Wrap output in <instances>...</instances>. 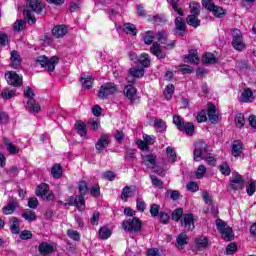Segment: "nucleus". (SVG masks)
I'll return each instance as SVG.
<instances>
[{
    "label": "nucleus",
    "instance_id": "nucleus-52",
    "mask_svg": "<svg viewBox=\"0 0 256 256\" xmlns=\"http://www.w3.org/2000/svg\"><path fill=\"white\" fill-rule=\"evenodd\" d=\"M158 217L160 219V223H162L163 225H167L171 220V216L168 213L163 211L159 213Z\"/></svg>",
    "mask_w": 256,
    "mask_h": 256
},
{
    "label": "nucleus",
    "instance_id": "nucleus-39",
    "mask_svg": "<svg viewBox=\"0 0 256 256\" xmlns=\"http://www.w3.org/2000/svg\"><path fill=\"white\" fill-rule=\"evenodd\" d=\"M123 31L127 33V35H137V27H135V24L125 23Z\"/></svg>",
    "mask_w": 256,
    "mask_h": 256
},
{
    "label": "nucleus",
    "instance_id": "nucleus-42",
    "mask_svg": "<svg viewBox=\"0 0 256 256\" xmlns=\"http://www.w3.org/2000/svg\"><path fill=\"white\" fill-rule=\"evenodd\" d=\"M183 208H177L172 212V221L179 223L183 219Z\"/></svg>",
    "mask_w": 256,
    "mask_h": 256
},
{
    "label": "nucleus",
    "instance_id": "nucleus-6",
    "mask_svg": "<svg viewBox=\"0 0 256 256\" xmlns=\"http://www.w3.org/2000/svg\"><path fill=\"white\" fill-rule=\"evenodd\" d=\"M119 91V88H117V85L112 82H108L103 84L99 91H98V97L99 99H107V97L111 95H115Z\"/></svg>",
    "mask_w": 256,
    "mask_h": 256
},
{
    "label": "nucleus",
    "instance_id": "nucleus-61",
    "mask_svg": "<svg viewBox=\"0 0 256 256\" xmlns=\"http://www.w3.org/2000/svg\"><path fill=\"white\" fill-rule=\"evenodd\" d=\"M159 209H161V207L159 206V204H152L150 206V214L151 217H159Z\"/></svg>",
    "mask_w": 256,
    "mask_h": 256
},
{
    "label": "nucleus",
    "instance_id": "nucleus-58",
    "mask_svg": "<svg viewBox=\"0 0 256 256\" xmlns=\"http://www.w3.org/2000/svg\"><path fill=\"white\" fill-rule=\"evenodd\" d=\"M176 241L180 247H183V245H187V234L180 233L176 238Z\"/></svg>",
    "mask_w": 256,
    "mask_h": 256
},
{
    "label": "nucleus",
    "instance_id": "nucleus-22",
    "mask_svg": "<svg viewBox=\"0 0 256 256\" xmlns=\"http://www.w3.org/2000/svg\"><path fill=\"white\" fill-rule=\"evenodd\" d=\"M243 153V142L235 140L232 144V155L233 157H239Z\"/></svg>",
    "mask_w": 256,
    "mask_h": 256
},
{
    "label": "nucleus",
    "instance_id": "nucleus-11",
    "mask_svg": "<svg viewBox=\"0 0 256 256\" xmlns=\"http://www.w3.org/2000/svg\"><path fill=\"white\" fill-rule=\"evenodd\" d=\"M37 197H44L46 201H53L55 195L52 192H49V185L46 183L40 184L36 189Z\"/></svg>",
    "mask_w": 256,
    "mask_h": 256
},
{
    "label": "nucleus",
    "instance_id": "nucleus-55",
    "mask_svg": "<svg viewBox=\"0 0 256 256\" xmlns=\"http://www.w3.org/2000/svg\"><path fill=\"white\" fill-rule=\"evenodd\" d=\"M150 179L154 187H158V189H163L164 184L163 181H161V179H158L157 176L155 175H151Z\"/></svg>",
    "mask_w": 256,
    "mask_h": 256
},
{
    "label": "nucleus",
    "instance_id": "nucleus-64",
    "mask_svg": "<svg viewBox=\"0 0 256 256\" xmlns=\"http://www.w3.org/2000/svg\"><path fill=\"white\" fill-rule=\"evenodd\" d=\"M247 194L251 197L256 191V181H252L246 189Z\"/></svg>",
    "mask_w": 256,
    "mask_h": 256
},
{
    "label": "nucleus",
    "instance_id": "nucleus-51",
    "mask_svg": "<svg viewBox=\"0 0 256 256\" xmlns=\"http://www.w3.org/2000/svg\"><path fill=\"white\" fill-rule=\"evenodd\" d=\"M16 90H10L9 88H4L2 90L3 99H13L15 97Z\"/></svg>",
    "mask_w": 256,
    "mask_h": 256
},
{
    "label": "nucleus",
    "instance_id": "nucleus-33",
    "mask_svg": "<svg viewBox=\"0 0 256 256\" xmlns=\"http://www.w3.org/2000/svg\"><path fill=\"white\" fill-rule=\"evenodd\" d=\"M180 131H184L186 135L192 137L193 133H195V125L192 122H184V125Z\"/></svg>",
    "mask_w": 256,
    "mask_h": 256
},
{
    "label": "nucleus",
    "instance_id": "nucleus-63",
    "mask_svg": "<svg viewBox=\"0 0 256 256\" xmlns=\"http://www.w3.org/2000/svg\"><path fill=\"white\" fill-rule=\"evenodd\" d=\"M226 227H229L227 225V222H225L221 219L216 220V229L219 231V233H221L222 230L226 229Z\"/></svg>",
    "mask_w": 256,
    "mask_h": 256
},
{
    "label": "nucleus",
    "instance_id": "nucleus-1",
    "mask_svg": "<svg viewBox=\"0 0 256 256\" xmlns=\"http://www.w3.org/2000/svg\"><path fill=\"white\" fill-rule=\"evenodd\" d=\"M26 8L24 10V15L27 18L28 22H31V25H35L37 23V19L33 16V12L37 13V15H43V11H45V4L39 0H29L26 4Z\"/></svg>",
    "mask_w": 256,
    "mask_h": 256
},
{
    "label": "nucleus",
    "instance_id": "nucleus-8",
    "mask_svg": "<svg viewBox=\"0 0 256 256\" xmlns=\"http://www.w3.org/2000/svg\"><path fill=\"white\" fill-rule=\"evenodd\" d=\"M229 187L234 191L243 189V187H245V180H243V176L237 172H233L232 176L230 177Z\"/></svg>",
    "mask_w": 256,
    "mask_h": 256
},
{
    "label": "nucleus",
    "instance_id": "nucleus-26",
    "mask_svg": "<svg viewBox=\"0 0 256 256\" xmlns=\"http://www.w3.org/2000/svg\"><path fill=\"white\" fill-rule=\"evenodd\" d=\"M19 218L17 217H12L9 225H10V231L11 233H13L14 235H19V233H21V229L19 228Z\"/></svg>",
    "mask_w": 256,
    "mask_h": 256
},
{
    "label": "nucleus",
    "instance_id": "nucleus-57",
    "mask_svg": "<svg viewBox=\"0 0 256 256\" xmlns=\"http://www.w3.org/2000/svg\"><path fill=\"white\" fill-rule=\"evenodd\" d=\"M26 26L27 23L25 22V20H18L14 23L13 29L14 31H23Z\"/></svg>",
    "mask_w": 256,
    "mask_h": 256
},
{
    "label": "nucleus",
    "instance_id": "nucleus-34",
    "mask_svg": "<svg viewBox=\"0 0 256 256\" xmlns=\"http://www.w3.org/2000/svg\"><path fill=\"white\" fill-rule=\"evenodd\" d=\"M15 209H17V202H10L7 206L2 208V213L4 215H13V213H15Z\"/></svg>",
    "mask_w": 256,
    "mask_h": 256
},
{
    "label": "nucleus",
    "instance_id": "nucleus-19",
    "mask_svg": "<svg viewBox=\"0 0 256 256\" xmlns=\"http://www.w3.org/2000/svg\"><path fill=\"white\" fill-rule=\"evenodd\" d=\"M124 95L129 99V101H135V97H137V88L131 84L125 86Z\"/></svg>",
    "mask_w": 256,
    "mask_h": 256
},
{
    "label": "nucleus",
    "instance_id": "nucleus-46",
    "mask_svg": "<svg viewBox=\"0 0 256 256\" xmlns=\"http://www.w3.org/2000/svg\"><path fill=\"white\" fill-rule=\"evenodd\" d=\"M78 189H79V193L80 195H87V193H89V186L87 185V181L82 180L79 182L78 184Z\"/></svg>",
    "mask_w": 256,
    "mask_h": 256
},
{
    "label": "nucleus",
    "instance_id": "nucleus-2",
    "mask_svg": "<svg viewBox=\"0 0 256 256\" xmlns=\"http://www.w3.org/2000/svg\"><path fill=\"white\" fill-rule=\"evenodd\" d=\"M24 97L28 99L26 109L29 111V113H38L41 111V106L39 103H37V101H35V92L31 87L26 86L24 88Z\"/></svg>",
    "mask_w": 256,
    "mask_h": 256
},
{
    "label": "nucleus",
    "instance_id": "nucleus-56",
    "mask_svg": "<svg viewBox=\"0 0 256 256\" xmlns=\"http://www.w3.org/2000/svg\"><path fill=\"white\" fill-rule=\"evenodd\" d=\"M157 41H159L162 45H165L167 43V34L164 30H161L156 35Z\"/></svg>",
    "mask_w": 256,
    "mask_h": 256
},
{
    "label": "nucleus",
    "instance_id": "nucleus-44",
    "mask_svg": "<svg viewBox=\"0 0 256 256\" xmlns=\"http://www.w3.org/2000/svg\"><path fill=\"white\" fill-rule=\"evenodd\" d=\"M98 233L100 238L104 240L109 239V237H111V230L107 226L100 227Z\"/></svg>",
    "mask_w": 256,
    "mask_h": 256
},
{
    "label": "nucleus",
    "instance_id": "nucleus-9",
    "mask_svg": "<svg viewBox=\"0 0 256 256\" xmlns=\"http://www.w3.org/2000/svg\"><path fill=\"white\" fill-rule=\"evenodd\" d=\"M5 79L8 85L12 87H21L23 85V76H19L15 71L6 72Z\"/></svg>",
    "mask_w": 256,
    "mask_h": 256
},
{
    "label": "nucleus",
    "instance_id": "nucleus-40",
    "mask_svg": "<svg viewBox=\"0 0 256 256\" xmlns=\"http://www.w3.org/2000/svg\"><path fill=\"white\" fill-rule=\"evenodd\" d=\"M179 1L180 0H170V5H171L173 11L178 13L180 15V17H184L185 12H183V9L181 7H179Z\"/></svg>",
    "mask_w": 256,
    "mask_h": 256
},
{
    "label": "nucleus",
    "instance_id": "nucleus-30",
    "mask_svg": "<svg viewBox=\"0 0 256 256\" xmlns=\"http://www.w3.org/2000/svg\"><path fill=\"white\" fill-rule=\"evenodd\" d=\"M51 174L54 179H61V176L63 175V167L61 164H54L51 169Z\"/></svg>",
    "mask_w": 256,
    "mask_h": 256
},
{
    "label": "nucleus",
    "instance_id": "nucleus-20",
    "mask_svg": "<svg viewBox=\"0 0 256 256\" xmlns=\"http://www.w3.org/2000/svg\"><path fill=\"white\" fill-rule=\"evenodd\" d=\"M11 68L12 69H19L21 67V56H19V52H17L16 50H13L11 52Z\"/></svg>",
    "mask_w": 256,
    "mask_h": 256
},
{
    "label": "nucleus",
    "instance_id": "nucleus-54",
    "mask_svg": "<svg viewBox=\"0 0 256 256\" xmlns=\"http://www.w3.org/2000/svg\"><path fill=\"white\" fill-rule=\"evenodd\" d=\"M173 123L176 125L177 129L181 131L183 129V125H185V121L181 116H174L173 117Z\"/></svg>",
    "mask_w": 256,
    "mask_h": 256
},
{
    "label": "nucleus",
    "instance_id": "nucleus-4",
    "mask_svg": "<svg viewBox=\"0 0 256 256\" xmlns=\"http://www.w3.org/2000/svg\"><path fill=\"white\" fill-rule=\"evenodd\" d=\"M36 63L41 65V67L46 68V71L49 73L55 71V65L59 63V57L57 56H52L50 59L47 58V56H38L36 58Z\"/></svg>",
    "mask_w": 256,
    "mask_h": 256
},
{
    "label": "nucleus",
    "instance_id": "nucleus-47",
    "mask_svg": "<svg viewBox=\"0 0 256 256\" xmlns=\"http://www.w3.org/2000/svg\"><path fill=\"white\" fill-rule=\"evenodd\" d=\"M67 236L72 239V241H80L81 240V234H79V231L69 229L67 230Z\"/></svg>",
    "mask_w": 256,
    "mask_h": 256
},
{
    "label": "nucleus",
    "instance_id": "nucleus-24",
    "mask_svg": "<svg viewBox=\"0 0 256 256\" xmlns=\"http://www.w3.org/2000/svg\"><path fill=\"white\" fill-rule=\"evenodd\" d=\"M144 165L148 167V169H155L157 165V160L153 156V154H148L143 157Z\"/></svg>",
    "mask_w": 256,
    "mask_h": 256
},
{
    "label": "nucleus",
    "instance_id": "nucleus-18",
    "mask_svg": "<svg viewBox=\"0 0 256 256\" xmlns=\"http://www.w3.org/2000/svg\"><path fill=\"white\" fill-rule=\"evenodd\" d=\"M67 31V26L57 25L52 29V35L56 37V39H61V37H65V35H67Z\"/></svg>",
    "mask_w": 256,
    "mask_h": 256
},
{
    "label": "nucleus",
    "instance_id": "nucleus-31",
    "mask_svg": "<svg viewBox=\"0 0 256 256\" xmlns=\"http://www.w3.org/2000/svg\"><path fill=\"white\" fill-rule=\"evenodd\" d=\"M76 131L80 137H85L87 135V125L82 121H77L75 123Z\"/></svg>",
    "mask_w": 256,
    "mask_h": 256
},
{
    "label": "nucleus",
    "instance_id": "nucleus-32",
    "mask_svg": "<svg viewBox=\"0 0 256 256\" xmlns=\"http://www.w3.org/2000/svg\"><path fill=\"white\" fill-rule=\"evenodd\" d=\"M220 233L225 241H233L235 237V235H233V229L229 226L220 231Z\"/></svg>",
    "mask_w": 256,
    "mask_h": 256
},
{
    "label": "nucleus",
    "instance_id": "nucleus-62",
    "mask_svg": "<svg viewBox=\"0 0 256 256\" xmlns=\"http://www.w3.org/2000/svg\"><path fill=\"white\" fill-rule=\"evenodd\" d=\"M166 197H170V199H172V201H177L180 197L179 191H177V190H168L166 192Z\"/></svg>",
    "mask_w": 256,
    "mask_h": 256
},
{
    "label": "nucleus",
    "instance_id": "nucleus-50",
    "mask_svg": "<svg viewBox=\"0 0 256 256\" xmlns=\"http://www.w3.org/2000/svg\"><path fill=\"white\" fill-rule=\"evenodd\" d=\"M79 211L85 207V195L80 194L76 196V206Z\"/></svg>",
    "mask_w": 256,
    "mask_h": 256
},
{
    "label": "nucleus",
    "instance_id": "nucleus-3",
    "mask_svg": "<svg viewBox=\"0 0 256 256\" xmlns=\"http://www.w3.org/2000/svg\"><path fill=\"white\" fill-rule=\"evenodd\" d=\"M142 227L143 224L139 218H129L122 222V229H124L126 233H139Z\"/></svg>",
    "mask_w": 256,
    "mask_h": 256
},
{
    "label": "nucleus",
    "instance_id": "nucleus-28",
    "mask_svg": "<svg viewBox=\"0 0 256 256\" xmlns=\"http://www.w3.org/2000/svg\"><path fill=\"white\" fill-rule=\"evenodd\" d=\"M4 145L7 149V151L10 153V155H17V153H19V148H17V146L13 145L11 140L4 138Z\"/></svg>",
    "mask_w": 256,
    "mask_h": 256
},
{
    "label": "nucleus",
    "instance_id": "nucleus-13",
    "mask_svg": "<svg viewBox=\"0 0 256 256\" xmlns=\"http://www.w3.org/2000/svg\"><path fill=\"white\" fill-rule=\"evenodd\" d=\"M180 223L186 231H193L195 229V217L191 213L184 214Z\"/></svg>",
    "mask_w": 256,
    "mask_h": 256
},
{
    "label": "nucleus",
    "instance_id": "nucleus-37",
    "mask_svg": "<svg viewBox=\"0 0 256 256\" xmlns=\"http://www.w3.org/2000/svg\"><path fill=\"white\" fill-rule=\"evenodd\" d=\"M189 15L199 17V15H201V4H199L198 2H191Z\"/></svg>",
    "mask_w": 256,
    "mask_h": 256
},
{
    "label": "nucleus",
    "instance_id": "nucleus-29",
    "mask_svg": "<svg viewBox=\"0 0 256 256\" xmlns=\"http://www.w3.org/2000/svg\"><path fill=\"white\" fill-rule=\"evenodd\" d=\"M202 61L205 65H215L217 57H215V54L208 52L202 56Z\"/></svg>",
    "mask_w": 256,
    "mask_h": 256
},
{
    "label": "nucleus",
    "instance_id": "nucleus-5",
    "mask_svg": "<svg viewBox=\"0 0 256 256\" xmlns=\"http://www.w3.org/2000/svg\"><path fill=\"white\" fill-rule=\"evenodd\" d=\"M202 5L205 9H207V11L213 13L214 17H217L218 19L224 17V15L227 13L223 7L215 5L213 0H202Z\"/></svg>",
    "mask_w": 256,
    "mask_h": 256
},
{
    "label": "nucleus",
    "instance_id": "nucleus-25",
    "mask_svg": "<svg viewBox=\"0 0 256 256\" xmlns=\"http://www.w3.org/2000/svg\"><path fill=\"white\" fill-rule=\"evenodd\" d=\"M129 75H131V77H135L136 79H140V77L145 75V68L141 66L132 67L129 69Z\"/></svg>",
    "mask_w": 256,
    "mask_h": 256
},
{
    "label": "nucleus",
    "instance_id": "nucleus-43",
    "mask_svg": "<svg viewBox=\"0 0 256 256\" xmlns=\"http://www.w3.org/2000/svg\"><path fill=\"white\" fill-rule=\"evenodd\" d=\"M166 155L171 163H175V161H177V153L171 146L166 148Z\"/></svg>",
    "mask_w": 256,
    "mask_h": 256
},
{
    "label": "nucleus",
    "instance_id": "nucleus-14",
    "mask_svg": "<svg viewBox=\"0 0 256 256\" xmlns=\"http://www.w3.org/2000/svg\"><path fill=\"white\" fill-rule=\"evenodd\" d=\"M110 137L109 134H102L98 141L95 143L97 153H103L109 147Z\"/></svg>",
    "mask_w": 256,
    "mask_h": 256
},
{
    "label": "nucleus",
    "instance_id": "nucleus-60",
    "mask_svg": "<svg viewBox=\"0 0 256 256\" xmlns=\"http://www.w3.org/2000/svg\"><path fill=\"white\" fill-rule=\"evenodd\" d=\"M209 243V241L207 240V238H205L204 236H201L199 238L196 239V245L197 247L201 248H205L207 247V244Z\"/></svg>",
    "mask_w": 256,
    "mask_h": 256
},
{
    "label": "nucleus",
    "instance_id": "nucleus-48",
    "mask_svg": "<svg viewBox=\"0 0 256 256\" xmlns=\"http://www.w3.org/2000/svg\"><path fill=\"white\" fill-rule=\"evenodd\" d=\"M235 124H236V127H238V129H241V128L244 127V125H245V115H243V113H239V114L236 115Z\"/></svg>",
    "mask_w": 256,
    "mask_h": 256
},
{
    "label": "nucleus",
    "instance_id": "nucleus-17",
    "mask_svg": "<svg viewBox=\"0 0 256 256\" xmlns=\"http://www.w3.org/2000/svg\"><path fill=\"white\" fill-rule=\"evenodd\" d=\"M150 53L157 57V59H165L167 57V54L161 50V44L158 42H154L152 46L150 47Z\"/></svg>",
    "mask_w": 256,
    "mask_h": 256
},
{
    "label": "nucleus",
    "instance_id": "nucleus-41",
    "mask_svg": "<svg viewBox=\"0 0 256 256\" xmlns=\"http://www.w3.org/2000/svg\"><path fill=\"white\" fill-rule=\"evenodd\" d=\"M138 61L142 67L147 68L151 66V58H149V54H141Z\"/></svg>",
    "mask_w": 256,
    "mask_h": 256
},
{
    "label": "nucleus",
    "instance_id": "nucleus-36",
    "mask_svg": "<svg viewBox=\"0 0 256 256\" xmlns=\"http://www.w3.org/2000/svg\"><path fill=\"white\" fill-rule=\"evenodd\" d=\"M80 82L84 89H91L93 87V76H81Z\"/></svg>",
    "mask_w": 256,
    "mask_h": 256
},
{
    "label": "nucleus",
    "instance_id": "nucleus-27",
    "mask_svg": "<svg viewBox=\"0 0 256 256\" xmlns=\"http://www.w3.org/2000/svg\"><path fill=\"white\" fill-rule=\"evenodd\" d=\"M186 23L194 29H197V27L201 26V20L199 19V16L188 15L186 17Z\"/></svg>",
    "mask_w": 256,
    "mask_h": 256
},
{
    "label": "nucleus",
    "instance_id": "nucleus-53",
    "mask_svg": "<svg viewBox=\"0 0 256 256\" xmlns=\"http://www.w3.org/2000/svg\"><path fill=\"white\" fill-rule=\"evenodd\" d=\"M219 170L222 175H225V176L231 175V168L229 167V164H227V162L222 163L219 166Z\"/></svg>",
    "mask_w": 256,
    "mask_h": 256
},
{
    "label": "nucleus",
    "instance_id": "nucleus-23",
    "mask_svg": "<svg viewBox=\"0 0 256 256\" xmlns=\"http://www.w3.org/2000/svg\"><path fill=\"white\" fill-rule=\"evenodd\" d=\"M133 195H135V187L126 186L122 189V193L120 197L122 201H127V199H129V197H133Z\"/></svg>",
    "mask_w": 256,
    "mask_h": 256
},
{
    "label": "nucleus",
    "instance_id": "nucleus-35",
    "mask_svg": "<svg viewBox=\"0 0 256 256\" xmlns=\"http://www.w3.org/2000/svg\"><path fill=\"white\" fill-rule=\"evenodd\" d=\"M142 39L145 43V45H151L153 43V40L155 39V32L148 30L142 35Z\"/></svg>",
    "mask_w": 256,
    "mask_h": 256
},
{
    "label": "nucleus",
    "instance_id": "nucleus-16",
    "mask_svg": "<svg viewBox=\"0 0 256 256\" xmlns=\"http://www.w3.org/2000/svg\"><path fill=\"white\" fill-rule=\"evenodd\" d=\"M208 119L210 123H219V115H217V107L213 103H208Z\"/></svg>",
    "mask_w": 256,
    "mask_h": 256
},
{
    "label": "nucleus",
    "instance_id": "nucleus-45",
    "mask_svg": "<svg viewBox=\"0 0 256 256\" xmlns=\"http://www.w3.org/2000/svg\"><path fill=\"white\" fill-rule=\"evenodd\" d=\"M22 217L23 219H25L26 221H36L37 219V214H35V212L31 211V210H26L22 213Z\"/></svg>",
    "mask_w": 256,
    "mask_h": 256
},
{
    "label": "nucleus",
    "instance_id": "nucleus-21",
    "mask_svg": "<svg viewBox=\"0 0 256 256\" xmlns=\"http://www.w3.org/2000/svg\"><path fill=\"white\" fill-rule=\"evenodd\" d=\"M38 251L41 255H49L55 251L53 248V245L47 243V242H42L38 246Z\"/></svg>",
    "mask_w": 256,
    "mask_h": 256
},
{
    "label": "nucleus",
    "instance_id": "nucleus-38",
    "mask_svg": "<svg viewBox=\"0 0 256 256\" xmlns=\"http://www.w3.org/2000/svg\"><path fill=\"white\" fill-rule=\"evenodd\" d=\"M252 97H253V91H251L250 88H246L241 94L240 101L242 103H249Z\"/></svg>",
    "mask_w": 256,
    "mask_h": 256
},
{
    "label": "nucleus",
    "instance_id": "nucleus-59",
    "mask_svg": "<svg viewBox=\"0 0 256 256\" xmlns=\"http://www.w3.org/2000/svg\"><path fill=\"white\" fill-rule=\"evenodd\" d=\"M235 253H237V244L235 242H232L227 245L226 254L233 255Z\"/></svg>",
    "mask_w": 256,
    "mask_h": 256
},
{
    "label": "nucleus",
    "instance_id": "nucleus-12",
    "mask_svg": "<svg viewBox=\"0 0 256 256\" xmlns=\"http://www.w3.org/2000/svg\"><path fill=\"white\" fill-rule=\"evenodd\" d=\"M175 28L174 33L175 35H178L179 37H183L185 33L187 32V23L185 22V19L183 17L178 16L174 20Z\"/></svg>",
    "mask_w": 256,
    "mask_h": 256
},
{
    "label": "nucleus",
    "instance_id": "nucleus-15",
    "mask_svg": "<svg viewBox=\"0 0 256 256\" xmlns=\"http://www.w3.org/2000/svg\"><path fill=\"white\" fill-rule=\"evenodd\" d=\"M184 63H191V65H199V52L196 49L189 51L188 55L184 57Z\"/></svg>",
    "mask_w": 256,
    "mask_h": 256
},
{
    "label": "nucleus",
    "instance_id": "nucleus-49",
    "mask_svg": "<svg viewBox=\"0 0 256 256\" xmlns=\"http://www.w3.org/2000/svg\"><path fill=\"white\" fill-rule=\"evenodd\" d=\"M137 150L135 149H127L125 159H127L129 162L135 161L137 159Z\"/></svg>",
    "mask_w": 256,
    "mask_h": 256
},
{
    "label": "nucleus",
    "instance_id": "nucleus-10",
    "mask_svg": "<svg viewBox=\"0 0 256 256\" xmlns=\"http://www.w3.org/2000/svg\"><path fill=\"white\" fill-rule=\"evenodd\" d=\"M207 155V144L203 141H198L194 148V161L199 162L205 159Z\"/></svg>",
    "mask_w": 256,
    "mask_h": 256
},
{
    "label": "nucleus",
    "instance_id": "nucleus-7",
    "mask_svg": "<svg viewBox=\"0 0 256 256\" xmlns=\"http://www.w3.org/2000/svg\"><path fill=\"white\" fill-rule=\"evenodd\" d=\"M232 47L236 51H244L245 49V42H243V34L239 29L232 30Z\"/></svg>",
    "mask_w": 256,
    "mask_h": 256
}]
</instances>
